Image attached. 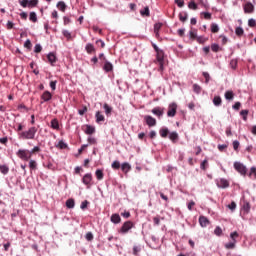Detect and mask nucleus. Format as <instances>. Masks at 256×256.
Returning <instances> with one entry per match:
<instances>
[{
	"instance_id": "obj_52",
	"label": "nucleus",
	"mask_w": 256,
	"mask_h": 256,
	"mask_svg": "<svg viewBox=\"0 0 256 256\" xmlns=\"http://www.w3.org/2000/svg\"><path fill=\"white\" fill-rule=\"evenodd\" d=\"M41 51H43L41 44H36L34 47V53H41Z\"/></svg>"
},
{
	"instance_id": "obj_12",
	"label": "nucleus",
	"mask_w": 256,
	"mask_h": 256,
	"mask_svg": "<svg viewBox=\"0 0 256 256\" xmlns=\"http://www.w3.org/2000/svg\"><path fill=\"white\" fill-rule=\"evenodd\" d=\"M156 61L157 63L165 62V52L163 50L156 52Z\"/></svg>"
},
{
	"instance_id": "obj_5",
	"label": "nucleus",
	"mask_w": 256,
	"mask_h": 256,
	"mask_svg": "<svg viewBox=\"0 0 256 256\" xmlns=\"http://www.w3.org/2000/svg\"><path fill=\"white\" fill-rule=\"evenodd\" d=\"M177 115V103L172 102L168 105L167 117H175Z\"/></svg>"
},
{
	"instance_id": "obj_57",
	"label": "nucleus",
	"mask_w": 256,
	"mask_h": 256,
	"mask_svg": "<svg viewBox=\"0 0 256 256\" xmlns=\"http://www.w3.org/2000/svg\"><path fill=\"white\" fill-rule=\"evenodd\" d=\"M19 4L21 5V7H29V0H20Z\"/></svg>"
},
{
	"instance_id": "obj_24",
	"label": "nucleus",
	"mask_w": 256,
	"mask_h": 256,
	"mask_svg": "<svg viewBox=\"0 0 256 256\" xmlns=\"http://www.w3.org/2000/svg\"><path fill=\"white\" fill-rule=\"evenodd\" d=\"M160 133V137H162L163 139H165L167 137V135H169V128L167 127H163L159 130Z\"/></svg>"
},
{
	"instance_id": "obj_15",
	"label": "nucleus",
	"mask_w": 256,
	"mask_h": 256,
	"mask_svg": "<svg viewBox=\"0 0 256 256\" xmlns=\"http://www.w3.org/2000/svg\"><path fill=\"white\" fill-rule=\"evenodd\" d=\"M47 59H48L50 65H55V63H57V55H55V53H53V52H50L47 55Z\"/></svg>"
},
{
	"instance_id": "obj_60",
	"label": "nucleus",
	"mask_w": 256,
	"mask_h": 256,
	"mask_svg": "<svg viewBox=\"0 0 256 256\" xmlns=\"http://www.w3.org/2000/svg\"><path fill=\"white\" fill-rule=\"evenodd\" d=\"M175 3L180 8L185 6V0H175Z\"/></svg>"
},
{
	"instance_id": "obj_13",
	"label": "nucleus",
	"mask_w": 256,
	"mask_h": 256,
	"mask_svg": "<svg viewBox=\"0 0 256 256\" xmlns=\"http://www.w3.org/2000/svg\"><path fill=\"white\" fill-rule=\"evenodd\" d=\"M253 11H255V6L251 2L244 5V13H253Z\"/></svg>"
},
{
	"instance_id": "obj_42",
	"label": "nucleus",
	"mask_w": 256,
	"mask_h": 256,
	"mask_svg": "<svg viewBox=\"0 0 256 256\" xmlns=\"http://www.w3.org/2000/svg\"><path fill=\"white\" fill-rule=\"evenodd\" d=\"M24 47H25V49H28V51H31V48L33 47V44L31 43V40L27 39L24 42Z\"/></svg>"
},
{
	"instance_id": "obj_16",
	"label": "nucleus",
	"mask_w": 256,
	"mask_h": 256,
	"mask_svg": "<svg viewBox=\"0 0 256 256\" xmlns=\"http://www.w3.org/2000/svg\"><path fill=\"white\" fill-rule=\"evenodd\" d=\"M85 51H86V53H88V55H93V53H95L96 49L93 44L87 43L85 46Z\"/></svg>"
},
{
	"instance_id": "obj_61",
	"label": "nucleus",
	"mask_w": 256,
	"mask_h": 256,
	"mask_svg": "<svg viewBox=\"0 0 256 256\" xmlns=\"http://www.w3.org/2000/svg\"><path fill=\"white\" fill-rule=\"evenodd\" d=\"M231 69H237V60L233 59L230 61Z\"/></svg>"
},
{
	"instance_id": "obj_64",
	"label": "nucleus",
	"mask_w": 256,
	"mask_h": 256,
	"mask_svg": "<svg viewBox=\"0 0 256 256\" xmlns=\"http://www.w3.org/2000/svg\"><path fill=\"white\" fill-rule=\"evenodd\" d=\"M140 251H141V248L139 246L133 247V255H139Z\"/></svg>"
},
{
	"instance_id": "obj_38",
	"label": "nucleus",
	"mask_w": 256,
	"mask_h": 256,
	"mask_svg": "<svg viewBox=\"0 0 256 256\" xmlns=\"http://www.w3.org/2000/svg\"><path fill=\"white\" fill-rule=\"evenodd\" d=\"M29 168H30L32 171H35V169H37V161H35V160H30V161H29Z\"/></svg>"
},
{
	"instance_id": "obj_19",
	"label": "nucleus",
	"mask_w": 256,
	"mask_h": 256,
	"mask_svg": "<svg viewBox=\"0 0 256 256\" xmlns=\"http://www.w3.org/2000/svg\"><path fill=\"white\" fill-rule=\"evenodd\" d=\"M168 137L170 141H172V143H177V141L179 140V134L175 131L170 132Z\"/></svg>"
},
{
	"instance_id": "obj_10",
	"label": "nucleus",
	"mask_w": 256,
	"mask_h": 256,
	"mask_svg": "<svg viewBox=\"0 0 256 256\" xmlns=\"http://www.w3.org/2000/svg\"><path fill=\"white\" fill-rule=\"evenodd\" d=\"M93 181V175H91V173H87L83 176L82 178V183L84 185H91V182Z\"/></svg>"
},
{
	"instance_id": "obj_27",
	"label": "nucleus",
	"mask_w": 256,
	"mask_h": 256,
	"mask_svg": "<svg viewBox=\"0 0 256 256\" xmlns=\"http://www.w3.org/2000/svg\"><path fill=\"white\" fill-rule=\"evenodd\" d=\"M248 177H250V179H254L256 181V167L252 166L250 168V172L248 174Z\"/></svg>"
},
{
	"instance_id": "obj_30",
	"label": "nucleus",
	"mask_w": 256,
	"mask_h": 256,
	"mask_svg": "<svg viewBox=\"0 0 256 256\" xmlns=\"http://www.w3.org/2000/svg\"><path fill=\"white\" fill-rule=\"evenodd\" d=\"M103 109L105 111V114L108 116L111 115V112L113 111V108L111 106H109V104H107V103H105L103 105Z\"/></svg>"
},
{
	"instance_id": "obj_29",
	"label": "nucleus",
	"mask_w": 256,
	"mask_h": 256,
	"mask_svg": "<svg viewBox=\"0 0 256 256\" xmlns=\"http://www.w3.org/2000/svg\"><path fill=\"white\" fill-rule=\"evenodd\" d=\"M85 133L86 135H93V133H95V127L91 125H86Z\"/></svg>"
},
{
	"instance_id": "obj_4",
	"label": "nucleus",
	"mask_w": 256,
	"mask_h": 256,
	"mask_svg": "<svg viewBox=\"0 0 256 256\" xmlns=\"http://www.w3.org/2000/svg\"><path fill=\"white\" fill-rule=\"evenodd\" d=\"M234 169L240 173V175L246 176L247 175V166H245L241 162L234 163Z\"/></svg>"
},
{
	"instance_id": "obj_44",
	"label": "nucleus",
	"mask_w": 256,
	"mask_h": 256,
	"mask_svg": "<svg viewBox=\"0 0 256 256\" xmlns=\"http://www.w3.org/2000/svg\"><path fill=\"white\" fill-rule=\"evenodd\" d=\"M193 91L196 95H199L201 93V86L199 84H193Z\"/></svg>"
},
{
	"instance_id": "obj_51",
	"label": "nucleus",
	"mask_w": 256,
	"mask_h": 256,
	"mask_svg": "<svg viewBox=\"0 0 256 256\" xmlns=\"http://www.w3.org/2000/svg\"><path fill=\"white\" fill-rule=\"evenodd\" d=\"M228 209H230V211H235L237 209V203H235V201H232L229 205H228Z\"/></svg>"
},
{
	"instance_id": "obj_11",
	"label": "nucleus",
	"mask_w": 256,
	"mask_h": 256,
	"mask_svg": "<svg viewBox=\"0 0 256 256\" xmlns=\"http://www.w3.org/2000/svg\"><path fill=\"white\" fill-rule=\"evenodd\" d=\"M41 99H42V101H44V103H47V101H51V99H53V95L51 94V92L45 91L41 95Z\"/></svg>"
},
{
	"instance_id": "obj_39",
	"label": "nucleus",
	"mask_w": 256,
	"mask_h": 256,
	"mask_svg": "<svg viewBox=\"0 0 256 256\" xmlns=\"http://www.w3.org/2000/svg\"><path fill=\"white\" fill-rule=\"evenodd\" d=\"M38 4L39 0H28V7L30 8L37 7Z\"/></svg>"
},
{
	"instance_id": "obj_8",
	"label": "nucleus",
	"mask_w": 256,
	"mask_h": 256,
	"mask_svg": "<svg viewBox=\"0 0 256 256\" xmlns=\"http://www.w3.org/2000/svg\"><path fill=\"white\" fill-rule=\"evenodd\" d=\"M144 121L148 127H155L157 125V120L151 115L144 116Z\"/></svg>"
},
{
	"instance_id": "obj_50",
	"label": "nucleus",
	"mask_w": 256,
	"mask_h": 256,
	"mask_svg": "<svg viewBox=\"0 0 256 256\" xmlns=\"http://www.w3.org/2000/svg\"><path fill=\"white\" fill-rule=\"evenodd\" d=\"M239 237V233L237 231L231 232L230 233V239L232 241H237L236 238Z\"/></svg>"
},
{
	"instance_id": "obj_20",
	"label": "nucleus",
	"mask_w": 256,
	"mask_h": 256,
	"mask_svg": "<svg viewBox=\"0 0 256 256\" xmlns=\"http://www.w3.org/2000/svg\"><path fill=\"white\" fill-rule=\"evenodd\" d=\"M103 69L106 73H110V71H113V64L106 60Z\"/></svg>"
},
{
	"instance_id": "obj_34",
	"label": "nucleus",
	"mask_w": 256,
	"mask_h": 256,
	"mask_svg": "<svg viewBox=\"0 0 256 256\" xmlns=\"http://www.w3.org/2000/svg\"><path fill=\"white\" fill-rule=\"evenodd\" d=\"M188 9H192L193 11H197L198 6H197V4L195 3V0H191V1L188 3Z\"/></svg>"
},
{
	"instance_id": "obj_62",
	"label": "nucleus",
	"mask_w": 256,
	"mask_h": 256,
	"mask_svg": "<svg viewBox=\"0 0 256 256\" xmlns=\"http://www.w3.org/2000/svg\"><path fill=\"white\" fill-rule=\"evenodd\" d=\"M248 25H249L250 27H256V21H255V19L250 18V19L248 20Z\"/></svg>"
},
{
	"instance_id": "obj_47",
	"label": "nucleus",
	"mask_w": 256,
	"mask_h": 256,
	"mask_svg": "<svg viewBox=\"0 0 256 256\" xmlns=\"http://www.w3.org/2000/svg\"><path fill=\"white\" fill-rule=\"evenodd\" d=\"M196 41H197L198 43H200L201 45H203L204 43L207 42V38H205V37H203V36H197V37H196Z\"/></svg>"
},
{
	"instance_id": "obj_21",
	"label": "nucleus",
	"mask_w": 256,
	"mask_h": 256,
	"mask_svg": "<svg viewBox=\"0 0 256 256\" xmlns=\"http://www.w3.org/2000/svg\"><path fill=\"white\" fill-rule=\"evenodd\" d=\"M212 102L215 107H221L223 100L221 99V96H214Z\"/></svg>"
},
{
	"instance_id": "obj_46",
	"label": "nucleus",
	"mask_w": 256,
	"mask_h": 256,
	"mask_svg": "<svg viewBox=\"0 0 256 256\" xmlns=\"http://www.w3.org/2000/svg\"><path fill=\"white\" fill-rule=\"evenodd\" d=\"M0 171L2 175H7V173H9V167L7 165H2V167L0 168Z\"/></svg>"
},
{
	"instance_id": "obj_40",
	"label": "nucleus",
	"mask_w": 256,
	"mask_h": 256,
	"mask_svg": "<svg viewBox=\"0 0 256 256\" xmlns=\"http://www.w3.org/2000/svg\"><path fill=\"white\" fill-rule=\"evenodd\" d=\"M189 37L190 39H197V30L193 29L189 31Z\"/></svg>"
},
{
	"instance_id": "obj_37",
	"label": "nucleus",
	"mask_w": 256,
	"mask_h": 256,
	"mask_svg": "<svg viewBox=\"0 0 256 256\" xmlns=\"http://www.w3.org/2000/svg\"><path fill=\"white\" fill-rule=\"evenodd\" d=\"M29 20L32 21V23H37V13L30 12Z\"/></svg>"
},
{
	"instance_id": "obj_9",
	"label": "nucleus",
	"mask_w": 256,
	"mask_h": 256,
	"mask_svg": "<svg viewBox=\"0 0 256 256\" xmlns=\"http://www.w3.org/2000/svg\"><path fill=\"white\" fill-rule=\"evenodd\" d=\"M241 211L243 212V215H249V213L251 211V204L247 201H244Z\"/></svg>"
},
{
	"instance_id": "obj_17",
	"label": "nucleus",
	"mask_w": 256,
	"mask_h": 256,
	"mask_svg": "<svg viewBox=\"0 0 256 256\" xmlns=\"http://www.w3.org/2000/svg\"><path fill=\"white\" fill-rule=\"evenodd\" d=\"M121 171H123V173H129L131 171V164H129V162H123L121 165Z\"/></svg>"
},
{
	"instance_id": "obj_55",
	"label": "nucleus",
	"mask_w": 256,
	"mask_h": 256,
	"mask_svg": "<svg viewBox=\"0 0 256 256\" xmlns=\"http://www.w3.org/2000/svg\"><path fill=\"white\" fill-rule=\"evenodd\" d=\"M62 34L64 35V37H66V39L71 40V32H69V30H63Z\"/></svg>"
},
{
	"instance_id": "obj_56",
	"label": "nucleus",
	"mask_w": 256,
	"mask_h": 256,
	"mask_svg": "<svg viewBox=\"0 0 256 256\" xmlns=\"http://www.w3.org/2000/svg\"><path fill=\"white\" fill-rule=\"evenodd\" d=\"M211 49L214 53H219V44H216V43L212 44Z\"/></svg>"
},
{
	"instance_id": "obj_31",
	"label": "nucleus",
	"mask_w": 256,
	"mask_h": 256,
	"mask_svg": "<svg viewBox=\"0 0 256 256\" xmlns=\"http://www.w3.org/2000/svg\"><path fill=\"white\" fill-rule=\"evenodd\" d=\"M55 147H57V149H67L68 145L65 143V141L60 140L58 144L55 145Z\"/></svg>"
},
{
	"instance_id": "obj_3",
	"label": "nucleus",
	"mask_w": 256,
	"mask_h": 256,
	"mask_svg": "<svg viewBox=\"0 0 256 256\" xmlns=\"http://www.w3.org/2000/svg\"><path fill=\"white\" fill-rule=\"evenodd\" d=\"M16 155L22 161H29L31 159V155L29 154V150H27V149H19L16 152Z\"/></svg>"
},
{
	"instance_id": "obj_25",
	"label": "nucleus",
	"mask_w": 256,
	"mask_h": 256,
	"mask_svg": "<svg viewBox=\"0 0 256 256\" xmlns=\"http://www.w3.org/2000/svg\"><path fill=\"white\" fill-rule=\"evenodd\" d=\"M66 207L67 209H75V200L73 198H70L66 201Z\"/></svg>"
},
{
	"instance_id": "obj_41",
	"label": "nucleus",
	"mask_w": 256,
	"mask_h": 256,
	"mask_svg": "<svg viewBox=\"0 0 256 256\" xmlns=\"http://www.w3.org/2000/svg\"><path fill=\"white\" fill-rule=\"evenodd\" d=\"M140 14L143 16V17H149L150 15V12H149V8L148 6H146L143 10L140 11Z\"/></svg>"
},
{
	"instance_id": "obj_48",
	"label": "nucleus",
	"mask_w": 256,
	"mask_h": 256,
	"mask_svg": "<svg viewBox=\"0 0 256 256\" xmlns=\"http://www.w3.org/2000/svg\"><path fill=\"white\" fill-rule=\"evenodd\" d=\"M211 32L212 33H219V25H217L216 23H213L211 25Z\"/></svg>"
},
{
	"instance_id": "obj_43",
	"label": "nucleus",
	"mask_w": 256,
	"mask_h": 256,
	"mask_svg": "<svg viewBox=\"0 0 256 256\" xmlns=\"http://www.w3.org/2000/svg\"><path fill=\"white\" fill-rule=\"evenodd\" d=\"M214 234H215L217 237H221V235L223 234V229H221V227L217 226V227L214 229Z\"/></svg>"
},
{
	"instance_id": "obj_6",
	"label": "nucleus",
	"mask_w": 256,
	"mask_h": 256,
	"mask_svg": "<svg viewBox=\"0 0 256 256\" xmlns=\"http://www.w3.org/2000/svg\"><path fill=\"white\" fill-rule=\"evenodd\" d=\"M216 185L218 189H227L229 187V181L225 178H220L216 180Z\"/></svg>"
},
{
	"instance_id": "obj_54",
	"label": "nucleus",
	"mask_w": 256,
	"mask_h": 256,
	"mask_svg": "<svg viewBox=\"0 0 256 256\" xmlns=\"http://www.w3.org/2000/svg\"><path fill=\"white\" fill-rule=\"evenodd\" d=\"M161 27H163V23H161V22L154 24V33H157V31H159V29H161Z\"/></svg>"
},
{
	"instance_id": "obj_22",
	"label": "nucleus",
	"mask_w": 256,
	"mask_h": 256,
	"mask_svg": "<svg viewBox=\"0 0 256 256\" xmlns=\"http://www.w3.org/2000/svg\"><path fill=\"white\" fill-rule=\"evenodd\" d=\"M199 224L202 227H207V225H209V219H207V217H205V216H200L199 217Z\"/></svg>"
},
{
	"instance_id": "obj_63",
	"label": "nucleus",
	"mask_w": 256,
	"mask_h": 256,
	"mask_svg": "<svg viewBox=\"0 0 256 256\" xmlns=\"http://www.w3.org/2000/svg\"><path fill=\"white\" fill-rule=\"evenodd\" d=\"M85 237H86L87 241H93V233L92 232H87Z\"/></svg>"
},
{
	"instance_id": "obj_32",
	"label": "nucleus",
	"mask_w": 256,
	"mask_h": 256,
	"mask_svg": "<svg viewBox=\"0 0 256 256\" xmlns=\"http://www.w3.org/2000/svg\"><path fill=\"white\" fill-rule=\"evenodd\" d=\"M51 128L56 129V131H59V120L52 119L51 120Z\"/></svg>"
},
{
	"instance_id": "obj_33",
	"label": "nucleus",
	"mask_w": 256,
	"mask_h": 256,
	"mask_svg": "<svg viewBox=\"0 0 256 256\" xmlns=\"http://www.w3.org/2000/svg\"><path fill=\"white\" fill-rule=\"evenodd\" d=\"M235 245H237V240L226 243L225 249H235Z\"/></svg>"
},
{
	"instance_id": "obj_35",
	"label": "nucleus",
	"mask_w": 256,
	"mask_h": 256,
	"mask_svg": "<svg viewBox=\"0 0 256 256\" xmlns=\"http://www.w3.org/2000/svg\"><path fill=\"white\" fill-rule=\"evenodd\" d=\"M95 175H96V179H98V181H102V179L104 177L103 170H101V169L96 170Z\"/></svg>"
},
{
	"instance_id": "obj_7",
	"label": "nucleus",
	"mask_w": 256,
	"mask_h": 256,
	"mask_svg": "<svg viewBox=\"0 0 256 256\" xmlns=\"http://www.w3.org/2000/svg\"><path fill=\"white\" fill-rule=\"evenodd\" d=\"M151 113L153 115H155L156 117H158V119H161V117H163V115H165V108H161L159 106L157 107H154L152 110H151Z\"/></svg>"
},
{
	"instance_id": "obj_2",
	"label": "nucleus",
	"mask_w": 256,
	"mask_h": 256,
	"mask_svg": "<svg viewBox=\"0 0 256 256\" xmlns=\"http://www.w3.org/2000/svg\"><path fill=\"white\" fill-rule=\"evenodd\" d=\"M135 224L132 221H126L123 223V225L121 226L119 233L121 235H127V233H129V231H131L132 229H134Z\"/></svg>"
},
{
	"instance_id": "obj_14",
	"label": "nucleus",
	"mask_w": 256,
	"mask_h": 256,
	"mask_svg": "<svg viewBox=\"0 0 256 256\" xmlns=\"http://www.w3.org/2000/svg\"><path fill=\"white\" fill-rule=\"evenodd\" d=\"M110 221L114 223V225H119V223H121V216L117 213L112 214Z\"/></svg>"
},
{
	"instance_id": "obj_53",
	"label": "nucleus",
	"mask_w": 256,
	"mask_h": 256,
	"mask_svg": "<svg viewBox=\"0 0 256 256\" xmlns=\"http://www.w3.org/2000/svg\"><path fill=\"white\" fill-rule=\"evenodd\" d=\"M88 205H89V201L84 200V201L81 203V205H80V209H82V211H85V209H87Z\"/></svg>"
},
{
	"instance_id": "obj_18",
	"label": "nucleus",
	"mask_w": 256,
	"mask_h": 256,
	"mask_svg": "<svg viewBox=\"0 0 256 256\" xmlns=\"http://www.w3.org/2000/svg\"><path fill=\"white\" fill-rule=\"evenodd\" d=\"M224 97L226 101H233V99H235V93H233V90H227Z\"/></svg>"
},
{
	"instance_id": "obj_49",
	"label": "nucleus",
	"mask_w": 256,
	"mask_h": 256,
	"mask_svg": "<svg viewBox=\"0 0 256 256\" xmlns=\"http://www.w3.org/2000/svg\"><path fill=\"white\" fill-rule=\"evenodd\" d=\"M240 115L243 118V121H247V115H249V110H241Z\"/></svg>"
},
{
	"instance_id": "obj_36",
	"label": "nucleus",
	"mask_w": 256,
	"mask_h": 256,
	"mask_svg": "<svg viewBox=\"0 0 256 256\" xmlns=\"http://www.w3.org/2000/svg\"><path fill=\"white\" fill-rule=\"evenodd\" d=\"M235 33L238 37H241L243 35V33H245V30H243V27L238 26L235 29Z\"/></svg>"
},
{
	"instance_id": "obj_23",
	"label": "nucleus",
	"mask_w": 256,
	"mask_h": 256,
	"mask_svg": "<svg viewBox=\"0 0 256 256\" xmlns=\"http://www.w3.org/2000/svg\"><path fill=\"white\" fill-rule=\"evenodd\" d=\"M56 7L59 9V11H62V13H65V11L67 9V4H65V2H63V1H59L57 3Z\"/></svg>"
},
{
	"instance_id": "obj_45",
	"label": "nucleus",
	"mask_w": 256,
	"mask_h": 256,
	"mask_svg": "<svg viewBox=\"0 0 256 256\" xmlns=\"http://www.w3.org/2000/svg\"><path fill=\"white\" fill-rule=\"evenodd\" d=\"M112 169H121V163L119 162V160H115L112 164H111Z\"/></svg>"
},
{
	"instance_id": "obj_26",
	"label": "nucleus",
	"mask_w": 256,
	"mask_h": 256,
	"mask_svg": "<svg viewBox=\"0 0 256 256\" xmlns=\"http://www.w3.org/2000/svg\"><path fill=\"white\" fill-rule=\"evenodd\" d=\"M188 18H189V14L187 12L179 13V20L182 21V23H185V21H187Z\"/></svg>"
},
{
	"instance_id": "obj_58",
	"label": "nucleus",
	"mask_w": 256,
	"mask_h": 256,
	"mask_svg": "<svg viewBox=\"0 0 256 256\" xmlns=\"http://www.w3.org/2000/svg\"><path fill=\"white\" fill-rule=\"evenodd\" d=\"M232 109H234V111H239L241 109V102H235Z\"/></svg>"
},
{
	"instance_id": "obj_1",
	"label": "nucleus",
	"mask_w": 256,
	"mask_h": 256,
	"mask_svg": "<svg viewBox=\"0 0 256 256\" xmlns=\"http://www.w3.org/2000/svg\"><path fill=\"white\" fill-rule=\"evenodd\" d=\"M35 135H37V128L30 127L28 130L22 131L19 134V139H35Z\"/></svg>"
},
{
	"instance_id": "obj_59",
	"label": "nucleus",
	"mask_w": 256,
	"mask_h": 256,
	"mask_svg": "<svg viewBox=\"0 0 256 256\" xmlns=\"http://www.w3.org/2000/svg\"><path fill=\"white\" fill-rule=\"evenodd\" d=\"M202 75L205 78V83H209V81H211V76L208 74V72H203Z\"/></svg>"
},
{
	"instance_id": "obj_28",
	"label": "nucleus",
	"mask_w": 256,
	"mask_h": 256,
	"mask_svg": "<svg viewBox=\"0 0 256 256\" xmlns=\"http://www.w3.org/2000/svg\"><path fill=\"white\" fill-rule=\"evenodd\" d=\"M96 117V123H101L103 121H105V116H103V114H101V112H96L95 114Z\"/></svg>"
}]
</instances>
